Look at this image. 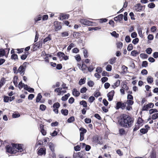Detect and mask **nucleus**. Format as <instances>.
Segmentation results:
<instances>
[{"mask_svg":"<svg viewBox=\"0 0 158 158\" xmlns=\"http://www.w3.org/2000/svg\"><path fill=\"white\" fill-rule=\"evenodd\" d=\"M134 118L126 114H123L120 117L118 121L119 125L124 128H129L133 124Z\"/></svg>","mask_w":158,"mask_h":158,"instance_id":"1","label":"nucleus"},{"mask_svg":"<svg viewBox=\"0 0 158 158\" xmlns=\"http://www.w3.org/2000/svg\"><path fill=\"white\" fill-rule=\"evenodd\" d=\"M126 106V102H123L121 101L118 102L116 104L115 108L116 110H118L121 108L122 110H124Z\"/></svg>","mask_w":158,"mask_h":158,"instance_id":"2","label":"nucleus"},{"mask_svg":"<svg viewBox=\"0 0 158 158\" xmlns=\"http://www.w3.org/2000/svg\"><path fill=\"white\" fill-rule=\"evenodd\" d=\"M80 22L84 25H87L88 26H94V23L89 21V20L85 19H81L80 20Z\"/></svg>","mask_w":158,"mask_h":158,"instance_id":"3","label":"nucleus"},{"mask_svg":"<svg viewBox=\"0 0 158 158\" xmlns=\"http://www.w3.org/2000/svg\"><path fill=\"white\" fill-rule=\"evenodd\" d=\"M92 142L95 143L99 144L100 145L102 144V142L100 140L99 137L98 135H95L92 137Z\"/></svg>","mask_w":158,"mask_h":158,"instance_id":"4","label":"nucleus"},{"mask_svg":"<svg viewBox=\"0 0 158 158\" xmlns=\"http://www.w3.org/2000/svg\"><path fill=\"white\" fill-rule=\"evenodd\" d=\"M12 145L13 147H15V148L17 149L19 152H21L23 151V149L22 148V147L23 146V144L12 143Z\"/></svg>","mask_w":158,"mask_h":158,"instance_id":"5","label":"nucleus"},{"mask_svg":"<svg viewBox=\"0 0 158 158\" xmlns=\"http://www.w3.org/2000/svg\"><path fill=\"white\" fill-rule=\"evenodd\" d=\"M42 42L41 41L36 42L33 46V51H36L38 48H40L42 47Z\"/></svg>","mask_w":158,"mask_h":158,"instance_id":"6","label":"nucleus"},{"mask_svg":"<svg viewBox=\"0 0 158 158\" xmlns=\"http://www.w3.org/2000/svg\"><path fill=\"white\" fill-rule=\"evenodd\" d=\"M6 152H7L13 154L15 153L16 152L15 151V147H13L9 145L6 146Z\"/></svg>","mask_w":158,"mask_h":158,"instance_id":"7","label":"nucleus"},{"mask_svg":"<svg viewBox=\"0 0 158 158\" xmlns=\"http://www.w3.org/2000/svg\"><path fill=\"white\" fill-rule=\"evenodd\" d=\"M46 153V149L44 148H40L37 151V154L40 156L45 155Z\"/></svg>","mask_w":158,"mask_h":158,"instance_id":"8","label":"nucleus"},{"mask_svg":"<svg viewBox=\"0 0 158 158\" xmlns=\"http://www.w3.org/2000/svg\"><path fill=\"white\" fill-rule=\"evenodd\" d=\"M143 7V6L139 3L134 6L133 9L136 11L140 12L142 11Z\"/></svg>","mask_w":158,"mask_h":158,"instance_id":"9","label":"nucleus"},{"mask_svg":"<svg viewBox=\"0 0 158 158\" xmlns=\"http://www.w3.org/2000/svg\"><path fill=\"white\" fill-rule=\"evenodd\" d=\"M115 92L114 90L109 92L107 94V97L108 98V100L110 101L112 100L113 97L114 95Z\"/></svg>","mask_w":158,"mask_h":158,"instance_id":"10","label":"nucleus"},{"mask_svg":"<svg viewBox=\"0 0 158 158\" xmlns=\"http://www.w3.org/2000/svg\"><path fill=\"white\" fill-rule=\"evenodd\" d=\"M123 15L122 14H120L118 15L117 16L115 17L114 19L115 21H121L123 19Z\"/></svg>","mask_w":158,"mask_h":158,"instance_id":"11","label":"nucleus"},{"mask_svg":"<svg viewBox=\"0 0 158 158\" xmlns=\"http://www.w3.org/2000/svg\"><path fill=\"white\" fill-rule=\"evenodd\" d=\"M72 94L73 95L77 97L79 96L80 93L79 91L77 90L76 89L74 88L72 90Z\"/></svg>","mask_w":158,"mask_h":158,"instance_id":"12","label":"nucleus"},{"mask_svg":"<svg viewBox=\"0 0 158 158\" xmlns=\"http://www.w3.org/2000/svg\"><path fill=\"white\" fill-rule=\"evenodd\" d=\"M54 24L55 27L56 31H57L58 30L61 29L62 27L60 25V23L58 22H54Z\"/></svg>","mask_w":158,"mask_h":158,"instance_id":"13","label":"nucleus"},{"mask_svg":"<svg viewBox=\"0 0 158 158\" xmlns=\"http://www.w3.org/2000/svg\"><path fill=\"white\" fill-rule=\"evenodd\" d=\"M25 69L23 67V66L20 65L18 69V72L20 73V74L23 73V75L25 73Z\"/></svg>","mask_w":158,"mask_h":158,"instance_id":"14","label":"nucleus"},{"mask_svg":"<svg viewBox=\"0 0 158 158\" xmlns=\"http://www.w3.org/2000/svg\"><path fill=\"white\" fill-rule=\"evenodd\" d=\"M6 51L2 48L0 49V57L5 56L6 57H7V55H5Z\"/></svg>","mask_w":158,"mask_h":158,"instance_id":"15","label":"nucleus"},{"mask_svg":"<svg viewBox=\"0 0 158 158\" xmlns=\"http://www.w3.org/2000/svg\"><path fill=\"white\" fill-rule=\"evenodd\" d=\"M82 32L81 31H79L78 32H74L73 33V36L74 37L77 39L79 38L80 36L81 35Z\"/></svg>","mask_w":158,"mask_h":158,"instance_id":"16","label":"nucleus"},{"mask_svg":"<svg viewBox=\"0 0 158 158\" xmlns=\"http://www.w3.org/2000/svg\"><path fill=\"white\" fill-rule=\"evenodd\" d=\"M29 54V52H26L24 54H23L21 56V59L22 60H25L26 59Z\"/></svg>","mask_w":158,"mask_h":158,"instance_id":"17","label":"nucleus"},{"mask_svg":"<svg viewBox=\"0 0 158 158\" xmlns=\"http://www.w3.org/2000/svg\"><path fill=\"white\" fill-rule=\"evenodd\" d=\"M61 113L64 116H67L69 114V111L67 109H62L61 110Z\"/></svg>","mask_w":158,"mask_h":158,"instance_id":"18","label":"nucleus"},{"mask_svg":"<svg viewBox=\"0 0 158 158\" xmlns=\"http://www.w3.org/2000/svg\"><path fill=\"white\" fill-rule=\"evenodd\" d=\"M42 98V95L40 93H39L37 97H36V102L37 103L40 102L41 98Z\"/></svg>","mask_w":158,"mask_h":158,"instance_id":"19","label":"nucleus"},{"mask_svg":"<svg viewBox=\"0 0 158 158\" xmlns=\"http://www.w3.org/2000/svg\"><path fill=\"white\" fill-rule=\"evenodd\" d=\"M87 67L86 65L84 64H82V66L81 67V69L83 71V73H85L86 72V69Z\"/></svg>","mask_w":158,"mask_h":158,"instance_id":"20","label":"nucleus"},{"mask_svg":"<svg viewBox=\"0 0 158 158\" xmlns=\"http://www.w3.org/2000/svg\"><path fill=\"white\" fill-rule=\"evenodd\" d=\"M41 19L42 16L41 15H39L35 17L34 19V20H35V24L38 21L40 20Z\"/></svg>","mask_w":158,"mask_h":158,"instance_id":"21","label":"nucleus"},{"mask_svg":"<svg viewBox=\"0 0 158 158\" xmlns=\"http://www.w3.org/2000/svg\"><path fill=\"white\" fill-rule=\"evenodd\" d=\"M80 105H82L84 108H86L87 106V103L85 101L82 100L79 102Z\"/></svg>","mask_w":158,"mask_h":158,"instance_id":"22","label":"nucleus"},{"mask_svg":"<svg viewBox=\"0 0 158 158\" xmlns=\"http://www.w3.org/2000/svg\"><path fill=\"white\" fill-rule=\"evenodd\" d=\"M139 53V52H138L136 50H133L131 52V54L132 56L135 57L137 55H138Z\"/></svg>","mask_w":158,"mask_h":158,"instance_id":"23","label":"nucleus"},{"mask_svg":"<svg viewBox=\"0 0 158 158\" xmlns=\"http://www.w3.org/2000/svg\"><path fill=\"white\" fill-rule=\"evenodd\" d=\"M70 94L68 93L67 94H65L64 96H63L61 98V100L63 101H66L70 96Z\"/></svg>","mask_w":158,"mask_h":158,"instance_id":"24","label":"nucleus"},{"mask_svg":"<svg viewBox=\"0 0 158 158\" xmlns=\"http://www.w3.org/2000/svg\"><path fill=\"white\" fill-rule=\"evenodd\" d=\"M85 80L86 78L85 77H84L83 78H81L80 79V81H79L78 84H79L81 85L83 84H84L85 83Z\"/></svg>","mask_w":158,"mask_h":158,"instance_id":"25","label":"nucleus"},{"mask_svg":"<svg viewBox=\"0 0 158 158\" xmlns=\"http://www.w3.org/2000/svg\"><path fill=\"white\" fill-rule=\"evenodd\" d=\"M147 80L148 83L149 84L152 83L153 81V78L151 76H148Z\"/></svg>","mask_w":158,"mask_h":158,"instance_id":"26","label":"nucleus"},{"mask_svg":"<svg viewBox=\"0 0 158 158\" xmlns=\"http://www.w3.org/2000/svg\"><path fill=\"white\" fill-rule=\"evenodd\" d=\"M52 40V38L51 37V35L49 34L48 36L46 37L43 40V43L45 44L46 42L50 40Z\"/></svg>","mask_w":158,"mask_h":158,"instance_id":"27","label":"nucleus"},{"mask_svg":"<svg viewBox=\"0 0 158 158\" xmlns=\"http://www.w3.org/2000/svg\"><path fill=\"white\" fill-rule=\"evenodd\" d=\"M57 56L60 58H61V57H62V58L63 59L64 57L65 56V55L63 52H59L57 53Z\"/></svg>","mask_w":158,"mask_h":158,"instance_id":"28","label":"nucleus"},{"mask_svg":"<svg viewBox=\"0 0 158 158\" xmlns=\"http://www.w3.org/2000/svg\"><path fill=\"white\" fill-rule=\"evenodd\" d=\"M81 154V153L79 152H78L75 153L74 152L73 154V157L74 158H76L77 157H80Z\"/></svg>","mask_w":158,"mask_h":158,"instance_id":"29","label":"nucleus"},{"mask_svg":"<svg viewBox=\"0 0 158 158\" xmlns=\"http://www.w3.org/2000/svg\"><path fill=\"white\" fill-rule=\"evenodd\" d=\"M137 31L140 37L143 36V35L142 33V29L141 27L139 26L137 28Z\"/></svg>","mask_w":158,"mask_h":158,"instance_id":"30","label":"nucleus"},{"mask_svg":"<svg viewBox=\"0 0 158 158\" xmlns=\"http://www.w3.org/2000/svg\"><path fill=\"white\" fill-rule=\"evenodd\" d=\"M101 29V27H90L89 28V31H92L94 30L95 31H97L98 30H100Z\"/></svg>","mask_w":158,"mask_h":158,"instance_id":"31","label":"nucleus"},{"mask_svg":"<svg viewBox=\"0 0 158 158\" xmlns=\"http://www.w3.org/2000/svg\"><path fill=\"white\" fill-rule=\"evenodd\" d=\"M110 34L111 36L115 38H118L119 37V34L117 33L115 31L110 33Z\"/></svg>","mask_w":158,"mask_h":158,"instance_id":"32","label":"nucleus"},{"mask_svg":"<svg viewBox=\"0 0 158 158\" xmlns=\"http://www.w3.org/2000/svg\"><path fill=\"white\" fill-rule=\"evenodd\" d=\"M79 130L81 131L80 134H84L87 132V130L82 127H81L79 128Z\"/></svg>","mask_w":158,"mask_h":158,"instance_id":"33","label":"nucleus"},{"mask_svg":"<svg viewBox=\"0 0 158 158\" xmlns=\"http://www.w3.org/2000/svg\"><path fill=\"white\" fill-rule=\"evenodd\" d=\"M116 58V57H114L110 59L109 60V63L111 64H113L115 62Z\"/></svg>","mask_w":158,"mask_h":158,"instance_id":"34","label":"nucleus"},{"mask_svg":"<svg viewBox=\"0 0 158 158\" xmlns=\"http://www.w3.org/2000/svg\"><path fill=\"white\" fill-rule=\"evenodd\" d=\"M48 146L51 151L52 152H54V147L53 143L51 142H50L49 143Z\"/></svg>","mask_w":158,"mask_h":158,"instance_id":"35","label":"nucleus"},{"mask_svg":"<svg viewBox=\"0 0 158 158\" xmlns=\"http://www.w3.org/2000/svg\"><path fill=\"white\" fill-rule=\"evenodd\" d=\"M18 79V77L17 76H14L13 79V83L15 85V86L16 87H17L18 83L17 82V80Z\"/></svg>","mask_w":158,"mask_h":158,"instance_id":"36","label":"nucleus"},{"mask_svg":"<svg viewBox=\"0 0 158 158\" xmlns=\"http://www.w3.org/2000/svg\"><path fill=\"white\" fill-rule=\"evenodd\" d=\"M75 121V118L74 116L70 117L67 120V121L68 123H71Z\"/></svg>","mask_w":158,"mask_h":158,"instance_id":"37","label":"nucleus"},{"mask_svg":"<svg viewBox=\"0 0 158 158\" xmlns=\"http://www.w3.org/2000/svg\"><path fill=\"white\" fill-rule=\"evenodd\" d=\"M140 57L143 59H146L148 57V55L145 53H142L140 54Z\"/></svg>","mask_w":158,"mask_h":158,"instance_id":"38","label":"nucleus"},{"mask_svg":"<svg viewBox=\"0 0 158 158\" xmlns=\"http://www.w3.org/2000/svg\"><path fill=\"white\" fill-rule=\"evenodd\" d=\"M60 106V104L58 102L55 103L53 105V108L56 109H58Z\"/></svg>","mask_w":158,"mask_h":158,"instance_id":"39","label":"nucleus"},{"mask_svg":"<svg viewBox=\"0 0 158 158\" xmlns=\"http://www.w3.org/2000/svg\"><path fill=\"white\" fill-rule=\"evenodd\" d=\"M148 131V129L147 128H143L140 130V132L143 134L146 133Z\"/></svg>","mask_w":158,"mask_h":158,"instance_id":"40","label":"nucleus"},{"mask_svg":"<svg viewBox=\"0 0 158 158\" xmlns=\"http://www.w3.org/2000/svg\"><path fill=\"white\" fill-rule=\"evenodd\" d=\"M46 106L44 104H41L40 106V109L42 111H44L46 108Z\"/></svg>","mask_w":158,"mask_h":158,"instance_id":"41","label":"nucleus"},{"mask_svg":"<svg viewBox=\"0 0 158 158\" xmlns=\"http://www.w3.org/2000/svg\"><path fill=\"white\" fill-rule=\"evenodd\" d=\"M158 112V110L156 109H152L149 110V114H151L155 112Z\"/></svg>","mask_w":158,"mask_h":158,"instance_id":"42","label":"nucleus"},{"mask_svg":"<svg viewBox=\"0 0 158 158\" xmlns=\"http://www.w3.org/2000/svg\"><path fill=\"white\" fill-rule=\"evenodd\" d=\"M11 59L12 60H15L18 59V56L17 54H12L11 56Z\"/></svg>","mask_w":158,"mask_h":158,"instance_id":"43","label":"nucleus"},{"mask_svg":"<svg viewBox=\"0 0 158 158\" xmlns=\"http://www.w3.org/2000/svg\"><path fill=\"white\" fill-rule=\"evenodd\" d=\"M61 36L62 37H65L69 35V33L67 31H64L60 33Z\"/></svg>","mask_w":158,"mask_h":158,"instance_id":"44","label":"nucleus"},{"mask_svg":"<svg viewBox=\"0 0 158 158\" xmlns=\"http://www.w3.org/2000/svg\"><path fill=\"white\" fill-rule=\"evenodd\" d=\"M119 133L121 135H123L125 134V131L123 128H121L119 130Z\"/></svg>","mask_w":158,"mask_h":158,"instance_id":"45","label":"nucleus"},{"mask_svg":"<svg viewBox=\"0 0 158 158\" xmlns=\"http://www.w3.org/2000/svg\"><path fill=\"white\" fill-rule=\"evenodd\" d=\"M88 85L90 87H92L94 85V83L93 81L90 80L87 82Z\"/></svg>","mask_w":158,"mask_h":158,"instance_id":"46","label":"nucleus"},{"mask_svg":"<svg viewBox=\"0 0 158 158\" xmlns=\"http://www.w3.org/2000/svg\"><path fill=\"white\" fill-rule=\"evenodd\" d=\"M87 90V89L85 87H83L80 89V92L81 93H85Z\"/></svg>","mask_w":158,"mask_h":158,"instance_id":"47","label":"nucleus"},{"mask_svg":"<svg viewBox=\"0 0 158 158\" xmlns=\"http://www.w3.org/2000/svg\"><path fill=\"white\" fill-rule=\"evenodd\" d=\"M143 121V120L140 117H139L137 122H136V124L140 125L141 124L142 122Z\"/></svg>","mask_w":158,"mask_h":158,"instance_id":"48","label":"nucleus"},{"mask_svg":"<svg viewBox=\"0 0 158 158\" xmlns=\"http://www.w3.org/2000/svg\"><path fill=\"white\" fill-rule=\"evenodd\" d=\"M145 51L148 54H150L152 52V49L150 48H149L146 49Z\"/></svg>","mask_w":158,"mask_h":158,"instance_id":"49","label":"nucleus"},{"mask_svg":"<svg viewBox=\"0 0 158 158\" xmlns=\"http://www.w3.org/2000/svg\"><path fill=\"white\" fill-rule=\"evenodd\" d=\"M125 40L127 43H129L131 41V39L129 35H127L125 37Z\"/></svg>","mask_w":158,"mask_h":158,"instance_id":"50","label":"nucleus"},{"mask_svg":"<svg viewBox=\"0 0 158 158\" xmlns=\"http://www.w3.org/2000/svg\"><path fill=\"white\" fill-rule=\"evenodd\" d=\"M95 100V98L94 96H91L89 98L88 101L91 103H92Z\"/></svg>","mask_w":158,"mask_h":158,"instance_id":"51","label":"nucleus"},{"mask_svg":"<svg viewBox=\"0 0 158 158\" xmlns=\"http://www.w3.org/2000/svg\"><path fill=\"white\" fill-rule=\"evenodd\" d=\"M139 39L137 38H136L133 40L132 41V43L133 44L135 45L139 42Z\"/></svg>","mask_w":158,"mask_h":158,"instance_id":"52","label":"nucleus"},{"mask_svg":"<svg viewBox=\"0 0 158 158\" xmlns=\"http://www.w3.org/2000/svg\"><path fill=\"white\" fill-rule=\"evenodd\" d=\"M148 7L150 8H153L155 7V5L153 2H151L148 5Z\"/></svg>","mask_w":158,"mask_h":158,"instance_id":"53","label":"nucleus"},{"mask_svg":"<svg viewBox=\"0 0 158 158\" xmlns=\"http://www.w3.org/2000/svg\"><path fill=\"white\" fill-rule=\"evenodd\" d=\"M158 118V113L153 114L152 115V118L153 120H155Z\"/></svg>","mask_w":158,"mask_h":158,"instance_id":"54","label":"nucleus"},{"mask_svg":"<svg viewBox=\"0 0 158 158\" xmlns=\"http://www.w3.org/2000/svg\"><path fill=\"white\" fill-rule=\"evenodd\" d=\"M3 101L4 102H8L9 100V97L6 96H4L3 97Z\"/></svg>","mask_w":158,"mask_h":158,"instance_id":"55","label":"nucleus"},{"mask_svg":"<svg viewBox=\"0 0 158 158\" xmlns=\"http://www.w3.org/2000/svg\"><path fill=\"white\" fill-rule=\"evenodd\" d=\"M148 65V62L146 61H144L142 62V66L143 67H146Z\"/></svg>","mask_w":158,"mask_h":158,"instance_id":"56","label":"nucleus"},{"mask_svg":"<svg viewBox=\"0 0 158 158\" xmlns=\"http://www.w3.org/2000/svg\"><path fill=\"white\" fill-rule=\"evenodd\" d=\"M20 116V114L19 113H13L12 114V117L13 118H16L19 117Z\"/></svg>","mask_w":158,"mask_h":158,"instance_id":"57","label":"nucleus"},{"mask_svg":"<svg viewBox=\"0 0 158 158\" xmlns=\"http://www.w3.org/2000/svg\"><path fill=\"white\" fill-rule=\"evenodd\" d=\"M5 83L4 79V78H2L0 81V89Z\"/></svg>","mask_w":158,"mask_h":158,"instance_id":"58","label":"nucleus"},{"mask_svg":"<svg viewBox=\"0 0 158 158\" xmlns=\"http://www.w3.org/2000/svg\"><path fill=\"white\" fill-rule=\"evenodd\" d=\"M84 56L85 58H86L88 57L87 51L86 49H84L83 51Z\"/></svg>","mask_w":158,"mask_h":158,"instance_id":"59","label":"nucleus"},{"mask_svg":"<svg viewBox=\"0 0 158 158\" xmlns=\"http://www.w3.org/2000/svg\"><path fill=\"white\" fill-rule=\"evenodd\" d=\"M112 67L110 64H108L106 67V70L108 71H110L112 70Z\"/></svg>","mask_w":158,"mask_h":158,"instance_id":"60","label":"nucleus"},{"mask_svg":"<svg viewBox=\"0 0 158 158\" xmlns=\"http://www.w3.org/2000/svg\"><path fill=\"white\" fill-rule=\"evenodd\" d=\"M133 49V46L132 44H129L127 47V50L128 51H130Z\"/></svg>","mask_w":158,"mask_h":158,"instance_id":"61","label":"nucleus"},{"mask_svg":"<svg viewBox=\"0 0 158 158\" xmlns=\"http://www.w3.org/2000/svg\"><path fill=\"white\" fill-rule=\"evenodd\" d=\"M74 47V44L72 43L68 46L67 48V51H69L71 50L72 48Z\"/></svg>","mask_w":158,"mask_h":158,"instance_id":"62","label":"nucleus"},{"mask_svg":"<svg viewBox=\"0 0 158 158\" xmlns=\"http://www.w3.org/2000/svg\"><path fill=\"white\" fill-rule=\"evenodd\" d=\"M126 104L127 103L128 105L131 106L134 103L133 101L132 100H128L127 101Z\"/></svg>","mask_w":158,"mask_h":158,"instance_id":"63","label":"nucleus"},{"mask_svg":"<svg viewBox=\"0 0 158 158\" xmlns=\"http://www.w3.org/2000/svg\"><path fill=\"white\" fill-rule=\"evenodd\" d=\"M149 108L147 105H144L142 107L141 110L142 111H148V110Z\"/></svg>","mask_w":158,"mask_h":158,"instance_id":"64","label":"nucleus"}]
</instances>
